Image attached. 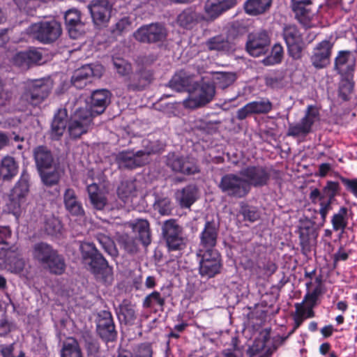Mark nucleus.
<instances>
[{"instance_id": "obj_26", "label": "nucleus", "mask_w": 357, "mask_h": 357, "mask_svg": "<svg viewBox=\"0 0 357 357\" xmlns=\"http://www.w3.org/2000/svg\"><path fill=\"white\" fill-rule=\"evenodd\" d=\"M175 198L181 208H189L198 198V188L195 185H188L176 192Z\"/></svg>"}, {"instance_id": "obj_1", "label": "nucleus", "mask_w": 357, "mask_h": 357, "mask_svg": "<svg viewBox=\"0 0 357 357\" xmlns=\"http://www.w3.org/2000/svg\"><path fill=\"white\" fill-rule=\"evenodd\" d=\"M31 255L33 260L51 274L60 275L66 271L64 257L47 243H35L32 246Z\"/></svg>"}, {"instance_id": "obj_25", "label": "nucleus", "mask_w": 357, "mask_h": 357, "mask_svg": "<svg viewBox=\"0 0 357 357\" xmlns=\"http://www.w3.org/2000/svg\"><path fill=\"white\" fill-rule=\"evenodd\" d=\"M315 224V222L306 221L299 227L300 245L302 252L305 255L310 252L312 243L317 236L314 227Z\"/></svg>"}, {"instance_id": "obj_6", "label": "nucleus", "mask_w": 357, "mask_h": 357, "mask_svg": "<svg viewBox=\"0 0 357 357\" xmlns=\"http://www.w3.org/2000/svg\"><path fill=\"white\" fill-rule=\"evenodd\" d=\"M52 86L49 80L38 79L28 83L21 96V100L26 104L37 106L49 96Z\"/></svg>"}, {"instance_id": "obj_5", "label": "nucleus", "mask_w": 357, "mask_h": 357, "mask_svg": "<svg viewBox=\"0 0 357 357\" xmlns=\"http://www.w3.org/2000/svg\"><path fill=\"white\" fill-rule=\"evenodd\" d=\"M29 31L35 39L43 44L55 42L62 33L61 23L54 19L34 23Z\"/></svg>"}, {"instance_id": "obj_16", "label": "nucleus", "mask_w": 357, "mask_h": 357, "mask_svg": "<svg viewBox=\"0 0 357 357\" xmlns=\"http://www.w3.org/2000/svg\"><path fill=\"white\" fill-rule=\"evenodd\" d=\"M240 175L246 181L249 187H261L266 185L271 177L268 169L262 166H248L240 171Z\"/></svg>"}, {"instance_id": "obj_39", "label": "nucleus", "mask_w": 357, "mask_h": 357, "mask_svg": "<svg viewBox=\"0 0 357 357\" xmlns=\"http://www.w3.org/2000/svg\"><path fill=\"white\" fill-rule=\"evenodd\" d=\"M29 192V176L24 172L20 179L13 190L11 195L26 201V196Z\"/></svg>"}, {"instance_id": "obj_37", "label": "nucleus", "mask_w": 357, "mask_h": 357, "mask_svg": "<svg viewBox=\"0 0 357 357\" xmlns=\"http://www.w3.org/2000/svg\"><path fill=\"white\" fill-rule=\"evenodd\" d=\"M201 20V16L192 8L185 9L177 17L179 26L190 29Z\"/></svg>"}, {"instance_id": "obj_14", "label": "nucleus", "mask_w": 357, "mask_h": 357, "mask_svg": "<svg viewBox=\"0 0 357 357\" xmlns=\"http://www.w3.org/2000/svg\"><path fill=\"white\" fill-rule=\"evenodd\" d=\"M153 79V72L141 66L127 78L126 89L128 91H143L151 84Z\"/></svg>"}, {"instance_id": "obj_19", "label": "nucleus", "mask_w": 357, "mask_h": 357, "mask_svg": "<svg viewBox=\"0 0 357 357\" xmlns=\"http://www.w3.org/2000/svg\"><path fill=\"white\" fill-rule=\"evenodd\" d=\"M270 45V38L266 31L250 34L246 43V50L252 56H259L265 54Z\"/></svg>"}, {"instance_id": "obj_3", "label": "nucleus", "mask_w": 357, "mask_h": 357, "mask_svg": "<svg viewBox=\"0 0 357 357\" xmlns=\"http://www.w3.org/2000/svg\"><path fill=\"white\" fill-rule=\"evenodd\" d=\"M79 250L82 259L88 265L91 273L100 275L111 271L112 268L109 266L107 261L93 243H82Z\"/></svg>"}, {"instance_id": "obj_10", "label": "nucleus", "mask_w": 357, "mask_h": 357, "mask_svg": "<svg viewBox=\"0 0 357 357\" xmlns=\"http://www.w3.org/2000/svg\"><path fill=\"white\" fill-rule=\"evenodd\" d=\"M167 36L165 26L160 23H151L139 28L135 33V38L145 43H163Z\"/></svg>"}, {"instance_id": "obj_20", "label": "nucleus", "mask_w": 357, "mask_h": 357, "mask_svg": "<svg viewBox=\"0 0 357 357\" xmlns=\"http://www.w3.org/2000/svg\"><path fill=\"white\" fill-rule=\"evenodd\" d=\"M110 100L111 93L107 89L93 91L88 103L89 108H86L91 113V117L102 114L109 105Z\"/></svg>"}, {"instance_id": "obj_4", "label": "nucleus", "mask_w": 357, "mask_h": 357, "mask_svg": "<svg viewBox=\"0 0 357 357\" xmlns=\"http://www.w3.org/2000/svg\"><path fill=\"white\" fill-rule=\"evenodd\" d=\"M218 187L227 197L236 199L245 197L250 191L248 183L240 174L229 173L223 175Z\"/></svg>"}, {"instance_id": "obj_2", "label": "nucleus", "mask_w": 357, "mask_h": 357, "mask_svg": "<svg viewBox=\"0 0 357 357\" xmlns=\"http://www.w3.org/2000/svg\"><path fill=\"white\" fill-rule=\"evenodd\" d=\"M160 224L161 235L169 250H181L185 246L183 227L176 219H169Z\"/></svg>"}, {"instance_id": "obj_36", "label": "nucleus", "mask_w": 357, "mask_h": 357, "mask_svg": "<svg viewBox=\"0 0 357 357\" xmlns=\"http://www.w3.org/2000/svg\"><path fill=\"white\" fill-rule=\"evenodd\" d=\"M133 230L137 234L138 239L144 246H148L151 242L149 223L146 220H138L133 225Z\"/></svg>"}, {"instance_id": "obj_63", "label": "nucleus", "mask_w": 357, "mask_h": 357, "mask_svg": "<svg viewBox=\"0 0 357 357\" xmlns=\"http://www.w3.org/2000/svg\"><path fill=\"white\" fill-rule=\"evenodd\" d=\"M13 63L23 69H27L31 66L25 52L16 54L13 57Z\"/></svg>"}, {"instance_id": "obj_62", "label": "nucleus", "mask_w": 357, "mask_h": 357, "mask_svg": "<svg viewBox=\"0 0 357 357\" xmlns=\"http://www.w3.org/2000/svg\"><path fill=\"white\" fill-rule=\"evenodd\" d=\"M153 351L151 346L147 343H143L139 344L132 357H152Z\"/></svg>"}, {"instance_id": "obj_23", "label": "nucleus", "mask_w": 357, "mask_h": 357, "mask_svg": "<svg viewBox=\"0 0 357 357\" xmlns=\"http://www.w3.org/2000/svg\"><path fill=\"white\" fill-rule=\"evenodd\" d=\"M332 47L330 41L323 40L314 49L311 61L315 68H322L329 63Z\"/></svg>"}, {"instance_id": "obj_9", "label": "nucleus", "mask_w": 357, "mask_h": 357, "mask_svg": "<svg viewBox=\"0 0 357 357\" xmlns=\"http://www.w3.org/2000/svg\"><path fill=\"white\" fill-rule=\"evenodd\" d=\"M154 153L153 149L123 151L116 156V162L120 169H132L148 162L149 157Z\"/></svg>"}, {"instance_id": "obj_58", "label": "nucleus", "mask_w": 357, "mask_h": 357, "mask_svg": "<svg viewBox=\"0 0 357 357\" xmlns=\"http://www.w3.org/2000/svg\"><path fill=\"white\" fill-rule=\"evenodd\" d=\"M120 313L123 316L126 323L133 321L136 319L135 307L130 303H123L120 307Z\"/></svg>"}, {"instance_id": "obj_57", "label": "nucleus", "mask_w": 357, "mask_h": 357, "mask_svg": "<svg viewBox=\"0 0 357 357\" xmlns=\"http://www.w3.org/2000/svg\"><path fill=\"white\" fill-rule=\"evenodd\" d=\"M283 57V48L280 44H275L271 51V55L264 60L265 63L275 64L281 62Z\"/></svg>"}, {"instance_id": "obj_24", "label": "nucleus", "mask_w": 357, "mask_h": 357, "mask_svg": "<svg viewBox=\"0 0 357 357\" xmlns=\"http://www.w3.org/2000/svg\"><path fill=\"white\" fill-rule=\"evenodd\" d=\"M236 4L237 0H207L204 10L209 19L213 20Z\"/></svg>"}, {"instance_id": "obj_40", "label": "nucleus", "mask_w": 357, "mask_h": 357, "mask_svg": "<svg viewBox=\"0 0 357 357\" xmlns=\"http://www.w3.org/2000/svg\"><path fill=\"white\" fill-rule=\"evenodd\" d=\"M165 296H162L159 291H154L145 296L142 302V306L144 308H153L158 306L162 311L165 305Z\"/></svg>"}, {"instance_id": "obj_35", "label": "nucleus", "mask_w": 357, "mask_h": 357, "mask_svg": "<svg viewBox=\"0 0 357 357\" xmlns=\"http://www.w3.org/2000/svg\"><path fill=\"white\" fill-rule=\"evenodd\" d=\"M18 172V165L13 157L6 155L1 160L0 173L3 180H10Z\"/></svg>"}, {"instance_id": "obj_27", "label": "nucleus", "mask_w": 357, "mask_h": 357, "mask_svg": "<svg viewBox=\"0 0 357 357\" xmlns=\"http://www.w3.org/2000/svg\"><path fill=\"white\" fill-rule=\"evenodd\" d=\"M33 156L38 172L47 170L54 165V158L51 151L45 146H39L33 150Z\"/></svg>"}, {"instance_id": "obj_34", "label": "nucleus", "mask_w": 357, "mask_h": 357, "mask_svg": "<svg viewBox=\"0 0 357 357\" xmlns=\"http://www.w3.org/2000/svg\"><path fill=\"white\" fill-rule=\"evenodd\" d=\"M61 357H84L79 342L74 337H68L62 343Z\"/></svg>"}, {"instance_id": "obj_21", "label": "nucleus", "mask_w": 357, "mask_h": 357, "mask_svg": "<svg viewBox=\"0 0 357 357\" xmlns=\"http://www.w3.org/2000/svg\"><path fill=\"white\" fill-rule=\"evenodd\" d=\"M218 230V224L214 221H207L200 234V244L198 250L202 252L216 250L215 247L217 243Z\"/></svg>"}, {"instance_id": "obj_28", "label": "nucleus", "mask_w": 357, "mask_h": 357, "mask_svg": "<svg viewBox=\"0 0 357 357\" xmlns=\"http://www.w3.org/2000/svg\"><path fill=\"white\" fill-rule=\"evenodd\" d=\"M63 203L66 209L75 216H83L84 210L82 203L78 200L75 190L72 188H67L63 194Z\"/></svg>"}, {"instance_id": "obj_32", "label": "nucleus", "mask_w": 357, "mask_h": 357, "mask_svg": "<svg viewBox=\"0 0 357 357\" xmlns=\"http://www.w3.org/2000/svg\"><path fill=\"white\" fill-rule=\"evenodd\" d=\"M355 70L354 63L347 67V77L342 78L339 84L338 96L344 101L350 99V96L354 89V82L350 78L351 74Z\"/></svg>"}, {"instance_id": "obj_43", "label": "nucleus", "mask_w": 357, "mask_h": 357, "mask_svg": "<svg viewBox=\"0 0 357 357\" xmlns=\"http://www.w3.org/2000/svg\"><path fill=\"white\" fill-rule=\"evenodd\" d=\"M347 208L341 207L338 213L333 215L331 222L335 231L344 230L347 226Z\"/></svg>"}, {"instance_id": "obj_29", "label": "nucleus", "mask_w": 357, "mask_h": 357, "mask_svg": "<svg viewBox=\"0 0 357 357\" xmlns=\"http://www.w3.org/2000/svg\"><path fill=\"white\" fill-rule=\"evenodd\" d=\"M67 110L59 109L54 114L51 125V137L59 139L63 135L67 126Z\"/></svg>"}, {"instance_id": "obj_48", "label": "nucleus", "mask_w": 357, "mask_h": 357, "mask_svg": "<svg viewBox=\"0 0 357 357\" xmlns=\"http://www.w3.org/2000/svg\"><path fill=\"white\" fill-rule=\"evenodd\" d=\"M41 179L44 185L48 187L56 185L61 178L59 172L54 169L53 171L42 170L39 172Z\"/></svg>"}, {"instance_id": "obj_64", "label": "nucleus", "mask_w": 357, "mask_h": 357, "mask_svg": "<svg viewBox=\"0 0 357 357\" xmlns=\"http://www.w3.org/2000/svg\"><path fill=\"white\" fill-rule=\"evenodd\" d=\"M27 56L30 66L33 64H38L43 59V54L40 51L33 49L25 52Z\"/></svg>"}, {"instance_id": "obj_17", "label": "nucleus", "mask_w": 357, "mask_h": 357, "mask_svg": "<svg viewBox=\"0 0 357 357\" xmlns=\"http://www.w3.org/2000/svg\"><path fill=\"white\" fill-rule=\"evenodd\" d=\"M317 116L318 112L314 110L312 106H308L305 116L298 123L289 124L287 135L294 137L306 136L311 132Z\"/></svg>"}, {"instance_id": "obj_31", "label": "nucleus", "mask_w": 357, "mask_h": 357, "mask_svg": "<svg viewBox=\"0 0 357 357\" xmlns=\"http://www.w3.org/2000/svg\"><path fill=\"white\" fill-rule=\"evenodd\" d=\"M93 76H97L95 70L91 65H84L75 70L71 77V82L75 87L82 89L86 86L89 79Z\"/></svg>"}, {"instance_id": "obj_46", "label": "nucleus", "mask_w": 357, "mask_h": 357, "mask_svg": "<svg viewBox=\"0 0 357 357\" xmlns=\"http://www.w3.org/2000/svg\"><path fill=\"white\" fill-rule=\"evenodd\" d=\"M307 5L298 3H291V8L295 13L296 17L303 24H307L310 20V10L305 8Z\"/></svg>"}, {"instance_id": "obj_45", "label": "nucleus", "mask_w": 357, "mask_h": 357, "mask_svg": "<svg viewBox=\"0 0 357 357\" xmlns=\"http://www.w3.org/2000/svg\"><path fill=\"white\" fill-rule=\"evenodd\" d=\"M249 103L254 114H268L273 108L272 102L267 98H261Z\"/></svg>"}, {"instance_id": "obj_49", "label": "nucleus", "mask_w": 357, "mask_h": 357, "mask_svg": "<svg viewBox=\"0 0 357 357\" xmlns=\"http://www.w3.org/2000/svg\"><path fill=\"white\" fill-rule=\"evenodd\" d=\"M236 75L234 73H218L215 77V84L218 87L225 89L231 85L236 80Z\"/></svg>"}, {"instance_id": "obj_13", "label": "nucleus", "mask_w": 357, "mask_h": 357, "mask_svg": "<svg viewBox=\"0 0 357 357\" xmlns=\"http://www.w3.org/2000/svg\"><path fill=\"white\" fill-rule=\"evenodd\" d=\"M283 37L287 46L290 56L294 59L301 57L303 50L302 36L295 25H285L283 28Z\"/></svg>"}, {"instance_id": "obj_55", "label": "nucleus", "mask_w": 357, "mask_h": 357, "mask_svg": "<svg viewBox=\"0 0 357 357\" xmlns=\"http://www.w3.org/2000/svg\"><path fill=\"white\" fill-rule=\"evenodd\" d=\"M113 65L118 74L121 76L127 75L132 71L131 64L121 58L113 59Z\"/></svg>"}, {"instance_id": "obj_30", "label": "nucleus", "mask_w": 357, "mask_h": 357, "mask_svg": "<svg viewBox=\"0 0 357 357\" xmlns=\"http://www.w3.org/2000/svg\"><path fill=\"white\" fill-rule=\"evenodd\" d=\"M273 0H246L243 5L245 12L250 16H258L268 12Z\"/></svg>"}, {"instance_id": "obj_44", "label": "nucleus", "mask_w": 357, "mask_h": 357, "mask_svg": "<svg viewBox=\"0 0 357 357\" xmlns=\"http://www.w3.org/2000/svg\"><path fill=\"white\" fill-rule=\"evenodd\" d=\"M135 185L132 181H126L121 182L117 189L118 197L124 203H126L135 193Z\"/></svg>"}, {"instance_id": "obj_54", "label": "nucleus", "mask_w": 357, "mask_h": 357, "mask_svg": "<svg viewBox=\"0 0 357 357\" xmlns=\"http://www.w3.org/2000/svg\"><path fill=\"white\" fill-rule=\"evenodd\" d=\"M339 189L340 185L337 182L328 181L326 185L323 189L321 199L333 200Z\"/></svg>"}, {"instance_id": "obj_12", "label": "nucleus", "mask_w": 357, "mask_h": 357, "mask_svg": "<svg viewBox=\"0 0 357 357\" xmlns=\"http://www.w3.org/2000/svg\"><path fill=\"white\" fill-rule=\"evenodd\" d=\"M93 119L91 113L86 108L77 109L68 124V132L70 136L77 138L86 133Z\"/></svg>"}, {"instance_id": "obj_11", "label": "nucleus", "mask_w": 357, "mask_h": 357, "mask_svg": "<svg viewBox=\"0 0 357 357\" xmlns=\"http://www.w3.org/2000/svg\"><path fill=\"white\" fill-rule=\"evenodd\" d=\"M166 165L173 172L185 175H194L200 172V169L195 161L188 157L175 153L167 155Z\"/></svg>"}, {"instance_id": "obj_8", "label": "nucleus", "mask_w": 357, "mask_h": 357, "mask_svg": "<svg viewBox=\"0 0 357 357\" xmlns=\"http://www.w3.org/2000/svg\"><path fill=\"white\" fill-rule=\"evenodd\" d=\"M197 255L199 258V273L202 277L211 278L220 272L222 264L217 250H198Z\"/></svg>"}, {"instance_id": "obj_59", "label": "nucleus", "mask_w": 357, "mask_h": 357, "mask_svg": "<svg viewBox=\"0 0 357 357\" xmlns=\"http://www.w3.org/2000/svg\"><path fill=\"white\" fill-rule=\"evenodd\" d=\"M61 225L60 221L54 218H50L45 222V230L49 235H56L60 232Z\"/></svg>"}, {"instance_id": "obj_18", "label": "nucleus", "mask_w": 357, "mask_h": 357, "mask_svg": "<svg viewBox=\"0 0 357 357\" xmlns=\"http://www.w3.org/2000/svg\"><path fill=\"white\" fill-rule=\"evenodd\" d=\"M113 3L111 0H93L88 5L93 22L102 25L109 20Z\"/></svg>"}, {"instance_id": "obj_33", "label": "nucleus", "mask_w": 357, "mask_h": 357, "mask_svg": "<svg viewBox=\"0 0 357 357\" xmlns=\"http://www.w3.org/2000/svg\"><path fill=\"white\" fill-rule=\"evenodd\" d=\"M87 192L91 205L93 208L102 211L107 205L106 197L100 192L97 184L92 183L87 187Z\"/></svg>"}, {"instance_id": "obj_56", "label": "nucleus", "mask_w": 357, "mask_h": 357, "mask_svg": "<svg viewBox=\"0 0 357 357\" xmlns=\"http://www.w3.org/2000/svg\"><path fill=\"white\" fill-rule=\"evenodd\" d=\"M295 306L296 312L294 315V326L292 331L289 333V335L292 334L296 331V329H297L301 325L305 319V307H304L303 304L299 303H296Z\"/></svg>"}, {"instance_id": "obj_42", "label": "nucleus", "mask_w": 357, "mask_h": 357, "mask_svg": "<svg viewBox=\"0 0 357 357\" xmlns=\"http://www.w3.org/2000/svg\"><path fill=\"white\" fill-rule=\"evenodd\" d=\"M191 84V79L183 76L181 74H176L172 77L171 80L169 82V86L172 89L181 92L183 91H189V86Z\"/></svg>"}, {"instance_id": "obj_47", "label": "nucleus", "mask_w": 357, "mask_h": 357, "mask_svg": "<svg viewBox=\"0 0 357 357\" xmlns=\"http://www.w3.org/2000/svg\"><path fill=\"white\" fill-rule=\"evenodd\" d=\"M82 339L84 342V347L87 354L99 353L100 346L98 341L93 337L91 332L88 331L82 333Z\"/></svg>"}, {"instance_id": "obj_51", "label": "nucleus", "mask_w": 357, "mask_h": 357, "mask_svg": "<svg viewBox=\"0 0 357 357\" xmlns=\"http://www.w3.org/2000/svg\"><path fill=\"white\" fill-rule=\"evenodd\" d=\"M153 208L162 215H169L172 211V203L167 197L159 198L155 200Z\"/></svg>"}, {"instance_id": "obj_50", "label": "nucleus", "mask_w": 357, "mask_h": 357, "mask_svg": "<svg viewBox=\"0 0 357 357\" xmlns=\"http://www.w3.org/2000/svg\"><path fill=\"white\" fill-rule=\"evenodd\" d=\"M206 46L210 50H227L229 47V44L227 40L221 36H217L210 38L206 42Z\"/></svg>"}, {"instance_id": "obj_60", "label": "nucleus", "mask_w": 357, "mask_h": 357, "mask_svg": "<svg viewBox=\"0 0 357 357\" xmlns=\"http://www.w3.org/2000/svg\"><path fill=\"white\" fill-rule=\"evenodd\" d=\"M351 54V52L348 50L339 52L338 55L335 58V68L338 71L340 74L342 73V66L347 63Z\"/></svg>"}, {"instance_id": "obj_41", "label": "nucleus", "mask_w": 357, "mask_h": 357, "mask_svg": "<svg viewBox=\"0 0 357 357\" xmlns=\"http://www.w3.org/2000/svg\"><path fill=\"white\" fill-rule=\"evenodd\" d=\"M117 241L119 245L128 254H135L138 251V246L134 237L127 234H122L118 236Z\"/></svg>"}, {"instance_id": "obj_22", "label": "nucleus", "mask_w": 357, "mask_h": 357, "mask_svg": "<svg viewBox=\"0 0 357 357\" xmlns=\"http://www.w3.org/2000/svg\"><path fill=\"white\" fill-rule=\"evenodd\" d=\"M64 19L70 38L75 39L84 33L85 23L81 19L79 10L75 8L68 10Z\"/></svg>"}, {"instance_id": "obj_61", "label": "nucleus", "mask_w": 357, "mask_h": 357, "mask_svg": "<svg viewBox=\"0 0 357 357\" xmlns=\"http://www.w3.org/2000/svg\"><path fill=\"white\" fill-rule=\"evenodd\" d=\"M332 202L333 200L328 199H326V201H324V199L321 200V202L320 203L321 208L319 210V213L321 215V220L317 224V227H321L324 225L326 221L327 213L331 209Z\"/></svg>"}, {"instance_id": "obj_52", "label": "nucleus", "mask_w": 357, "mask_h": 357, "mask_svg": "<svg viewBox=\"0 0 357 357\" xmlns=\"http://www.w3.org/2000/svg\"><path fill=\"white\" fill-rule=\"evenodd\" d=\"M26 205V200L18 199L15 196L10 195L8 208L10 213L15 216L18 217L21 215Z\"/></svg>"}, {"instance_id": "obj_15", "label": "nucleus", "mask_w": 357, "mask_h": 357, "mask_svg": "<svg viewBox=\"0 0 357 357\" xmlns=\"http://www.w3.org/2000/svg\"><path fill=\"white\" fill-rule=\"evenodd\" d=\"M96 331L100 337L105 342H113L116 340L117 332L110 312L102 310L98 314Z\"/></svg>"}, {"instance_id": "obj_38", "label": "nucleus", "mask_w": 357, "mask_h": 357, "mask_svg": "<svg viewBox=\"0 0 357 357\" xmlns=\"http://www.w3.org/2000/svg\"><path fill=\"white\" fill-rule=\"evenodd\" d=\"M95 238L101 245L102 249L112 258H116L119 255V251L116 247L114 241L107 235L101 232H97L95 234Z\"/></svg>"}, {"instance_id": "obj_7", "label": "nucleus", "mask_w": 357, "mask_h": 357, "mask_svg": "<svg viewBox=\"0 0 357 357\" xmlns=\"http://www.w3.org/2000/svg\"><path fill=\"white\" fill-rule=\"evenodd\" d=\"M215 94V86L211 83L204 82L193 91L189 92L188 98L185 99L183 105L185 108L197 109L202 107L210 102Z\"/></svg>"}, {"instance_id": "obj_53", "label": "nucleus", "mask_w": 357, "mask_h": 357, "mask_svg": "<svg viewBox=\"0 0 357 357\" xmlns=\"http://www.w3.org/2000/svg\"><path fill=\"white\" fill-rule=\"evenodd\" d=\"M239 213L243 217V220L254 222L259 218V213L255 208V207L243 205L241 207Z\"/></svg>"}]
</instances>
